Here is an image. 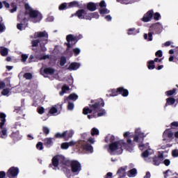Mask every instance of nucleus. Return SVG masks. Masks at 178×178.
Listing matches in <instances>:
<instances>
[{
  "label": "nucleus",
  "instance_id": "4",
  "mask_svg": "<svg viewBox=\"0 0 178 178\" xmlns=\"http://www.w3.org/2000/svg\"><path fill=\"white\" fill-rule=\"evenodd\" d=\"M34 38L35 40H32V47H38V44H40L42 51H47L45 45L48 44V33L45 31L35 32Z\"/></svg>",
  "mask_w": 178,
  "mask_h": 178
},
{
  "label": "nucleus",
  "instance_id": "43",
  "mask_svg": "<svg viewBox=\"0 0 178 178\" xmlns=\"http://www.w3.org/2000/svg\"><path fill=\"white\" fill-rule=\"evenodd\" d=\"M175 92H176V88H174L172 90H168V91L165 92V94H166V95L170 97V95H173L175 94Z\"/></svg>",
  "mask_w": 178,
  "mask_h": 178
},
{
  "label": "nucleus",
  "instance_id": "10",
  "mask_svg": "<svg viewBox=\"0 0 178 178\" xmlns=\"http://www.w3.org/2000/svg\"><path fill=\"white\" fill-rule=\"evenodd\" d=\"M119 94H121L122 97H127L129 95V90L124 89V88H118L117 89H111L108 91V97H116Z\"/></svg>",
  "mask_w": 178,
  "mask_h": 178
},
{
  "label": "nucleus",
  "instance_id": "7",
  "mask_svg": "<svg viewBox=\"0 0 178 178\" xmlns=\"http://www.w3.org/2000/svg\"><path fill=\"white\" fill-rule=\"evenodd\" d=\"M162 30H163V26L162 24L158 22L154 24H152L149 29V33H145L144 35L145 40H147V41H152V34H161L162 33Z\"/></svg>",
  "mask_w": 178,
  "mask_h": 178
},
{
  "label": "nucleus",
  "instance_id": "58",
  "mask_svg": "<svg viewBox=\"0 0 178 178\" xmlns=\"http://www.w3.org/2000/svg\"><path fill=\"white\" fill-rule=\"evenodd\" d=\"M172 129H175V127H178V122H173L171 123Z\"/></svg>",
  "mask_w": 178,
  "mask_h": 178
},
{
  "label": "nucleus",
  "instance_id": "5",
  "mask_svg": "<svg viewBox=\"0 0 178 178\" xmlns=\"http://www.w3.org/2000/svg\"><path fill=\"white\" fill-rule=\"evenodd\" d=\"M90 144H94L95 143V138H89L87 141L86 140H79L78 143H76L74 140H71L68 143L69 147H73V145H77V147H81L83 151L89 152V154H92L94 152V148Z\"/></svg>",
  "mask_w": 178,
  "mask_h": 178
},
{
  "label": "nucleus",
  "instance_id": "35",
  "mask_svg": "<svg viewBox=\"0 0 178 178\" xmlns=\"http://www.w3.org/2000/svg\"><path fill=\"white\" fill-rule=\"evenodd\" d=\"M34 88H35V85H34L33 83H30L28 86L26 92H31L32 91H34Z\"/></svg>",
  "mask_w": 178,
  "mask_h": 178
},
{
  "label": "nucleus",
  "instance_id": "3",
  "mask_svg": "<svg viewBox=\"0 0 178 178\" xmlns=\"http://www.w3.org/2000/svg\"><path fill=\"white\" fill-rule=\"evenodd\" d=\"M89 106L90 108L85 107L83 108V115H88V113H92L95 118H99L101 116H105V115H106V111L102 108H104V106H105V103L102 99L92 101Z\"/></svg>",
  "mask_w": 178,
  "mask_h": 178
},
{
  "label": "nucleus",
  "instance_id": "14",
  "mask_svg": "<svg viewBox=\"0 0 178 178\" xmlns=\"http://www.w3.org/2000/svg\"><path fill=\"white\" fill-rule=\"evenodd\" d=\"M174 134L171 129H166L163 134V141L170 143L173 140Z\"/></svg>",
  "mask_w": 178,
  "mask_h": 178
},
{
  "label": "nucleus",
  "instance_id": "37",
  "mask_svg": "<svg viewBox=\"0 0 178 178\" xmlns=\"http://www.w3.org/2000/svg\"><path fill=\"white\" fill-rule=\"evenodd\" d=\"M91 136H99V130L97 128H92L90 131Z\"/></svg>",
  "mask_w": 178,
  "mask_h": 178
},
{
  "label": "nucleus",
  "instance_id": "23",
  "mask_svg": "<svg viewBox=\"0 0 178 178\" xmlns=\"http://www.w3.org/2000/svg\"><path fill=\"white\" fill-rule=\"evenodd\" d=\"M26 27H27V22H26V19H23V21L17 25V28L20 31L26 30Z\"/></svg>",
  "mask_w": 178,
  "mask_h": 178
},
{
  "label": "nucleus",
  "instance_id": "56",
  "mask_svg": "<svg viewBox=\"0 0 178 178\" xmlns=\"http://www.w3.org/2000/svg\"><path fill=\"white\" fill-rule=\"evenodd\" d=\"M35 99L37 101H42V95H41L40 93H39V96L38 95H35Z\"/></svg>",
  "mask_w": 178,
  "mask_h": 178
},
{
  "label": "nucleus",
  "instance_id": "2",
  "mask_svg": "<svg viewBox=\"0 0 178 178\" xmlns=\"http://www.w3.org/2000/svg\"><path fill=\"white\" fill-rule=\"evenodd\" d=\"M123 147H125V149L129 152H133L134 148L133 147V141L130 138L127 139V143H124V140H120L112 143H110L108 148V152L111 155H120L123 154Z\"/></svg>",
  "mask_w": 178,
  "mask_h": 178
},
{
  "label": "nucleus",
  "instance_id": "59",
  "mask_svg": "<svg viewBox=\"0 0 178 178\" xmlns=\"http://www.w3.org/2000/svg\"><path fill=\"white\" fill-rule=\"evenodd\" d=\"M163 163L165 166H169V165H170V160L169 159H165L163 161Z\"/></svg>",
  "mask_w": 178,
  "mask_h": 178
},
{
  "label": "nucleus",
  "instance_id": "42",
  "mask_svg": "<svg viewBox=\"0 0 178 178\" xmlns=\"http://www.w3.org/2000/svg\"><path fill=\"white\" fill-rule=\"evenodd\" d=\"M117 2H120V3H123L124 5H129V3H131L130 0H117Z\"/></svg>",
  "mask_w": 178,
  "mask_h": 178
},
{
  "label": "nucleus",
  "instance_id": "21",
  "mask_svg": "<svg viewBox=\"0 0 178 178\" xmlns=\"http://www.w3.org/2000/svg\"><path fill=\"white\" fill-rule=\"evenodd\" d=\"M81 64L80 63H72L68 67H67V70L72 72V70H77L80 68Z\"/></svg>",
  "mask_w": 178,
  "mask_h": 178
},
{
  "label": "nucleus",
  "instance_id": "34",
  "mask_svg": "<svg viewBox=\"0 0 178 178\" xmlns=\"http://www.w3.org/2000/svg\"><path fill=\"white\" fill-rule=\"evenodd\" d=\"M44 143L46 147H51V145H52V138H47L44 140Z\"/></svg>",
  "mask_w": 178,
  "mask_h": 178
},
{
  "label": "nucleus",
  "instance_id": "36",
  "mask_svg": "<svg viewBox=\"0 0 178 178\" xmlns=\"http://www.w3.org/2000/svg\"><path fill=\"white\" fill-rule=\"evenodd\" d=\"M69 90H70V88H69V86H66V85H64L63 87H62V91L60 92V95H63L66 91H69Z\"/></svg>",
  "mask_w": 178,
  "mask_h": 178
},
{
  "label": "nucleus",
  "instance_id": "44",
  "mask_svg": "<svg viewBox=\"0 0 178 178\" xmlns=\"http://www.w3.org/2000/svg\"><path fill=\"white\" fill-rule=\"evenodd\" d=\"M10 92V90L9 88L3 89L1 92V95H8Z\"/></svg>",
  "mask_w": 178,
  "mask_h": 178
},
{
  "label": "nucleus",
  "instance_id": "30",
  "mask_svg": "<svg viewBox=\"0 0 178 178\" xmlns=\"http://www.w3.org/2000/svg\"><path fill=\"white\" fill-rule=\"evenodd\" d=\"M175 102H176V99L175 98L173 97L167 98L165 108H166V106H168V105H175Z\"/></svg>",
  "mask_w": 178,
  "mask_h": 178
},
{
  "label": "nucleus",
  "instance_id": "61",
  "mask_svg": "<svg viewBox=\"0 0 178 178\" xmlns=\"http://www.w3.org/2000/svg\"><path fill=\"white\" fill-rule=\"evenodd\" d=\"M38 113H40V115H42V113H44V108H43V107L38 108Z\"/></svg>",
  "mask_w": 178,
  "mask_h": 178
},
{
  "label": "nucleus",
  "instance_id": "22",
  "mask_svg": "<svg viewBox=\"0 0 178 178\" xmlns=\"http://www.w3.org/2000/svg\"><path fill=\"white\" fill-rule=\"evenodd\" d=\"M63 133H64V138L65 139L66 141H67V140L73 137V135L74 134V131L70 129L69 131H65Z\"/></svg>",
  "mask_w": 178,
  "mask_h": 178
},
{
  "label": "nucleus",
  "instance_id": "17",
  "mask_svg": "<svg viewBox=\"0 0 178 178\" xmlns=\"http://www.w3.org/2000/svg\"><path fill=\"white\" fill-rule=\"evenodd\" d=\"M55 73V70L51 67L41 68L40 74H42L44 77H48V76H52Z\"/></svg>",
  "mask_w": 178,
  "mask_h": 178
},
{
  "label": "nucleus",
  "instance_id": "60",
  "mask_svg": "<svg viewBox=\"0 0 178 178\" xmlns=\"http://www.w3.org/2000/svg\"><path fill=\"white\" fill-rule=\"evenodd\" d=\"M131 135V133H130V131L124 132L123 134L124 138H127V137H130Z\"/></svg>",
  "mask_w": 178,
  "mask_h": 178
},
{
  "label": "nucleus",
  "instance_id": "1",
  "mask_svg": "<svg viewBox=\"0 0 178 178\" xmlns=\"http://www.w3.org/2000/svg\"><path fill=\"white\" fill-rule=\"evenodd\" d=\"M52 164L54 168H58V165H60V166L63 167V169H67L71 166L72 172L74 175H79L81 171V164L79 161L66 160L65 156L62 155H57L53 157Z\"/></svg>",
  "mask_w": 178,
  "mask_h": 178
},
{
  "label": "nucleus",
  "instance_id": "24",
  "mask_svg": "<svg viewBox=\"0 0 178 178\" xmlns=\"http://www.w3.org/2000/svg\"><path fill=\"white\" fill-rule=\"evenodd\" d=\"M49 113H50V115H53V116H56V115H59V113H60V111H58L56 106H53L49 109Z\"/></svg>",
  "mask_w": 178,
  "mask_h": 178
},
{
  "label": "nucleus",
  "instance_id": "26",
  "mask_svg": "<svg viewBox=\"0 0 178 178\" xmlns=\"http://www.w3.org/2000/svg\"><path fill=\"white\" fill-rule=\"evenodd\" d=\"M97 5L95 3L90 2L87 5V9L90 12H94L97 10Z\"/></svg>",
  "mask_w": 178,
  "mask_h": 178
},
{
  "label": "nucleus",
  "instance_id": "12",
  "mask_svg": "<svg viewBox=\"0 0 178 178\" xmlns=\"http://www.w3.org/2000/svg\"><path fill=\"white\" fill-rule=\"evenodd\" d=\"M70 8H81V6L79 1H74L68 3H62L60 5L58 9L59 10H65V9H70Z\"/></svg>",
  "mask_w": 178,
  "mask_h": 178
},
{
  "label": "nucleus",
  "instance_id": "27",
  "mask_svg": "<svg viewBox=\"0 0 178 178\" xmlns=\"http://www.w3.org/2000/svg\"><path fill=\"white\" fill-rule=\"evenodd\" d=\"M69 99L71 101H77V99H79V95L75 93L70 94V96L66 97L64 101L66 102V101H69Z\"/></svg>",
  "mask_w": 178,
  "mask_h": 178
},
{
  "label": "nucleus",
  "instance_id": "41",
  "mask_svg": "<svg viewBox=\"0 0 178 178\" xmlns=\"http://www.w3.org/2000/svg\"><path fill=\"white\" fill-rule=\"evenodd\" d=\"M67 109L68 111H73V109H74V104L73 102H68V105H67Z\"/></svg>",
  "mask_w": 178,
  "mask_h": 178
},
{
  "label": "nucleus",
  "instance_id": "25",
  "mask_svg": "<svg viewBox=\"0 0 178 178\" xmlns=\"http://www.w3.org/2000/svg\"><path fill=\"white\" fill-rule=\"evenodd\" d=\"M163 158V154L159 155L158 157H154L153 159V162L156 166H159L161 162H162V159Z\"/></svg>",
  "mask_w": 178,
  "mask_h": 178
},
{
  "label": "nucleus",
  "instance_id": "46",
  "mask_svg": "<svg viewBox=\"0 0 178 178\" xmlns=\"http://www.w3.org/2000/svg\"><path fill=\"white\" fill-rule=\"evenodd\" d=\"M69 143H63L61 144L62 149H67L69 148Z\"/></svg>",
  "mask_w": 178,
  "mask_h": 178
},
{
  "label": "nucleus",
  "instance_id": "6",
  "mask_svg": "<svg viewBox=\"0 0 178 178\" xmlns=\"http://www.w3.org/2000/svg\"><path fill=\"white\" fill-rule=\"evenodd\" d=\"M25 9L26 14L29 16L31 22H33V23H38V22H41L42 15H41L40 12L33 10L29 3L25 4Z\"/></svg>",
  "mask_w": 178,
  "mask_h": 178
},
{
  "label": "nucleus",
  "instance_id": "63",
  "mask_svg": "<svg viewBox=\"0 0 178 178\" xmlns=\"http://www.w3.org/2000/svg\"><path fill=\"white\" fill-rule=\"evenodd\" d=\"M6 177V173L3 171H0V178Z\"/></svg>",
  "mask_w": 178,
  "mask_h": 178
},
{
  "label": "nucleus",
  "instance_id": "18",
  "mask_svg": "<svg viewBox=\"0 0 178 178\" xmlns=\"http://www.w3.org/2000/svg\"><path fill=\"white\" fill-rule=\"evenodd\" d=\"M152 17H154V10H149L144 15L142 21L145 23H148V22H151Z\"/></svg>",
  "mask_w": 178,
  "mask_h": 178
},
{
  "label": "nucleus",
  "instance_id": "11",
  "mask_svg": "<svg viewBox=\"0 0 178 178\" xmlns=\"http://www.w3.org/2000/svg\"><path fill=\"white\" fill-rule=\"evenodd\" d=\"M145 137V134L141 131L140 128H136L135 129V134L134 136V141L135 143H143L144 141Z\"/></svg>",
  "mask_w": 178,
  "mask_h": 178
},
{
  "label": "nucleus",
  "instance_id": "13",
  "mask_svg": "<svg viewBox=\"0 0 178 178\" xmlns=\"http://www.w3.org/2000/svg\"><path fill=\"white\" fill-rule=\"evenodd\" d=\"M74 16H77L79 19H85V20H91L90 17V13H87V10L84 9L79 10L74 14Z\"/></svg>",
  "mask_w": 178,
  "mask_h": 178
},
{
  "label": "nucleus",
  "instance_id": "51",
  "mask_svg": "<svg viewBox=\"0 0 178 178\" xmlns=\"http://www.w3.org/2000/svg\"><path fill=\"white\" fill-rule=\"evenodd\" d=\"M36 148L37 149H39L40 151H41L42 149H43V146H42V143L39 142L37 145H36Z\"/></svg>",
  "mask_w": 178,
  "mask_h": 178
},
{
  "label": "nucleus",
  "instance_id": "20",
  "mask_svg": "<svg viewBox=\"0 0 178 178\" xmlns=\"http://www.w3.org/2000/svg\"><path fill=\"white\" fill-rule=\"evenodd\" d=\"M126 170H127V166L121 167L117 171L116 175L119 178H123L126 176Z\"/></svg>",
  "mask_w": 178,
  "mask_h": 178
},
{
  "label": "nucleus",
  "instance_id": "49",
  "mask_svg": "<svg viewBox=\"0 0 178 178\" xmlns=\"http://www.w3.org/2000/svg\"><path fill=\"white\" fill-rule=\"evenodd\" d=\"M55 137H56V138H65L64 132H63V134L57 133V134L55 135Z\"/></svg>",
  "mask_w": 178,
  "mask_h": 178
},
{
  "label": "nucleus",
  "instance_id": "16",
  "mask_svg": "<svg viewBox=\"0 0 178 178\" xmlns=\"http://www.w3.org/2000/svg\"><path fill=\"white\" fill-rule=\"evenodd\" d=\"M99 6L100 7L99 8L100 15H108V13H110L111 10L106 8V3L105 2V1L102 0L99 3Z\"/></svg>",
  "mask_w": 178,
  "mask_h": 178
},
{
  "label": "nucleus",
  "instance_id": "15",
  "mask_svg": "<svg viewBox=\"0 0 178 178\" xmlns=\"http://www.w3.org/2000/svg\"><path fill=\"white\" fill-rule=\"evenodd\" d=\"M81 38H83V35H79L78 36H74L73 35H68L66 37V40L67 41V49L70 48L72 47V44H70V41H76L77 42L78 40H81Z\"/></svg>",
  "mask_w": 178,
  "mask_h": 178
},
{
  "label": "nucleus",
  "instance_id": "33",
  "mask_svg": "<svg viewBox=\"0 0 178 178\" xmlns=\"http://www.w3.org/2000/svg\"><path fill=\"white\" fill-rule=\"evenodd\" d=\"M9 53V51L7 48H5L3 47H0V54L2 56H6Z\"/></svg>",
  "mask_w": 178,
  "mask_h": 178
},
{
  "label": "nucleus",
  "instance_id": "53",
  "mask_svg": "<svg viewBox=\"0 0 178 178\" xmlns=\"http://www.w3.org/2000/svg\"><path fill=\"white\" fill-rule=\"evenodd\" d=\"M164 175H165L164 177L168 178V176H172V171L170 170H168L165 171Z\"/></svg>",
  "mask_w": 178,
  "mask_h": 178
},
{
  "label": "nucleus",
  "instance_id": "38",
  "mask_svg": "<svg viewBox=\"0 0 178 178\" xmlns=\"http://www.w3.org/2000/svg\"><path fill=\"white\" fill-rule=\"evenodd\" d=\"M89 17H90V20L92 18L93 19H99V14H98V13H97V12L89 13Z\"/></svg>",
  "mask_w": 178,
  "mask_h": 178
},
{
  "label": "nucleus",
  "instance_id": "9",
  "mask_svg": "<svg viewBox=\"0 0 178 178\" xmlns=\"http://www.w3.org/2000/svg\"><path fill=\"white\" fill-rule=\"evenodd\" d=\"M0 137L1 138H6L8 137V129L5 127L6 123V114L0 113Z\"/></svg>",
  "mask_w": 178,
  "mask_h": 178
},
{
  "label": "nucleus",
  "instance_id": "39",
  "mask_svg": "<svg viewBox=\"0 0 178 178\" xmlns=\"http://www.w3.org/2000/svg\"><path fill=\"white\" fill-rule=\"evenodd\" d=\"M154 63V60H150L148 62L147 67L149 70L155 69V65Z\"/></svg>",
  "mask_w": 178,
  "mask_h": 178
},
{
  "label": "nucleus",
  "instance_id": "64",
  "mask_svg": "<svg viewBox=\"0 0 178 178\" xmlns=\"http://www.w3.org/2000/svg\"><path fill=\"white\" fill-rule=\"evenodd\" d=\"M113 174L112 172H108L104 178H112Z\"/></svg>",
  "mask_w": 178,
  "mask_h": 178
},
{
  "label": "nucleus",
  "instance_id": "48",
  "mask_svg": "<svg viewBox=\"0 0 178 178\" xmlns=\"http://www.w3.org/2000/svg\"><path fill=\"white\" fill-rule=\"evenodd\" d=\"M65 63H66V58L61 57L60 60V65L61 66H65Z\"/></svg>",
  "mask_w": 178,
  "mask_h": 178
},
{
  "label": "nucleus",
  "instance_id": "55",
  "mask_svg": "<svg viewBox=\"0 0 178 178\" xmlns=\"http://www.w3.org/2000/svg\"><path fill=\"white\" fill-rule=\"evenodd\" d=\"M29 58V56L27 54H22V62H26Z\"/></svg>",
  "mask_w": 178,
  "mask_h": 178
},
{
  "label": "nucleus",
  "instance_id": "29",
  "mask_svg": "<svg viewBox=\"0 0 178 178\" xmlns=\"http://www.w3.org/2000/svg\"><path fill=\"white\" fill-rule=\"evenodd\" d=\"M11 137H12V138H13V140H21L22 139V135H20V133L19 132V131L13 132L11 134Z\"/></svg>",
  "mask_w": 178,
  "mask_h": 178
},
{
  "label": "nucleus",
  "instance_id": "32",
  "mask_svg": "<svg viewBox=\"0 0 178 178\" xmlns=\"http://www.w3.org/2000/svg\"><path fill=\"white\" fill-rule=\"evenodd\" d=\"M106 143H115V136L108 134L105 139Z\"/></svg>",
  "mask_w": 178,
  "mask_h": 178
},
{
  "label": "nucleus",
  "instance_id": "8",
  "mask_svg": "<svg viewBox=\"0 0 178 178\" xmlns=\"http://www.w3.org/2000/svg\"><path fill=\"white\" fill-rule=\"evenodd\" d=\"M139 148L143 151V149H146L143 154L142 156L145 159L147 162H151L152 158L149 157L151 155H154V149L149 148V144L146 145H139Z\"/></svg>",
  "mask_w": 178,
  "mask_h": 178
},
{
  "label": "nucleus",
  "instance_id": "52",
  "mask_svg": "<svg viewBox=\"0 0 178 178\" xmlns=\"http://www.w3.org/2000/svg\"><path fill=\"white\" fill-rule=\"evenodd\" d=\"M154 20H159V19H161V14H159V13H154Z\"/></svg>",
  "mask_w": 178,
  "mask_h": 178
},
{
  "label": "nucleus",
  "instance_id": "28",
  "mask_svg": "<svg viewBox=\"0 0 178 178\" xmlns=\"http://www.w3.org/2000/svg\"><path fill=\"white\" fill-rule=\"evenodd\" d=\"M140 33V29H136L134 28H131L128 29V35H136Z\"/></svg>",
  "mask_w": 178,
  "mask_h": 178
},
{
  "label": "nucleus",
  "instance_id": "40",
  "mask_svg": "<svg viewBox=\"0 0 178 178\" xmlns=\"http://www.w3.org/2000/svg\"><path fill=\"white\" fill-rule=\"evenodd\" d=\"M38 59H39V60L49 59V55L42 54L39 57H38Z\"/></svg>",
  "mask_w": 178,
  "mask_h": 178
},
{
  "label": "nucleus",
  "instance_id": "62",
  "mask_svg": "<svg viewBox=\"0 0 178 178\" xmlns=\"http://www.w3.org/2000/svg\"><path fill=\"white\" fill-rule=\"evenodd\" d=\"M172 44V42L170 41H168V42H165V43H163L162 44V47H170V45Z\"/></svg>",
  "mask_w": 178,
  "mask_h": 178
},
{
  "label": "nucleus",
  "instance_id": "45",
  "mask_svg": "<svg viewBox=\"0 0 178 178\" xmlns=\"http://www.w3.org/2000/svg\"><path fill=\"white\" fill-rule=\"evenodd\" d=\"M24 77L26 79V80H30L33 78V75L31 73H26L24 74Z\"/></svg>",
  "mask_w": 178,
  "mask_h": 178
},
{
  "label": "nucleus",
  "instance_id": "47",
  "mask_svg": "<svg viewBox=\"0 0 178 178\" xmlns=\"http://www.w3.org/2000/svg\"><path fill=\"white\" fill-rule=\"evenodd\" d=\"M73 52L75 54V56H77V55L80 54V52H81V50L79 48H75L73 49Z\"/></svg>",
  "mask_w": 178,
  "mask_h": 178
},
{
  "label": "nucleus",
  "instance_id": "54",
  "mask_svg": "<svg viewBox=\"0 0 178 178\" xmlns=\"http://www.w3.org/2000/svg\"><path fill=\"white\" fill-rule=\"evenodd\" d=\"M43 132L44 133V134H46V136H47V134H49V128L47 127H43Z\"/></svg>",
  "mask_w": 178,
  "mask_h": 178
},
{
  "label": "nucleus",
  "instance_id": "31",
  "mask_svg": "<svg viewBox=\"0 0 178 178\" xmlns=\"http://www.w3.org/2000/svg\"><path fill=\"white\" fill-rule=\"evenodd\" d=\"M128 177H136L137 176V170L136 168H133L129 170L127 173Z\"/></svg>",
  "mask_w": 178,
  "mask_h": 178
},
{
  "label": "nucleus",
  "instance_id": "50",
  "mask_svg": "<svg viewBox=\"0 0 178 178\" xmlns=\"http://www.w3.org/2000/svg\"><path fill=\"white\" fill-rule=\"evenodd\" d=\"M172 155L174 158H177L178 157V149H175L172 150Z\"/></svg>",
  "mask_w": 178,
  "mask_h": 178
},
{
  "label": "nucleus",
  "instance_id": "57",
  "mask_svg": "<svg viewBox=\"0 0 178 178\" xmlns=\"http://www.w3.org/2000/svg\"><path fill=\"white\" fill-rule=\"evenodd\" d=\"M156 56H158L159 58H162L163 53H162L161 50H159L156 52Z\"/></svg>",
  "mask_w": 178,
  "mask_h": 178
},
{
  "label": "nucleus",
  "instance_id": "19",
  "mask_svg": "<svg viewBox=\"0 0 178 178\" xmlns=\"http://www.w3.org/2000/svg\"><path fill=\"white\" fill-rule=\"evenodd\" d=\"M19 175V168L16 167H11L8 171V176L9 178L16 177Z\"/></svg>",
  "mask_w": 178,
  "mask_h": 178
}]
</instances>
